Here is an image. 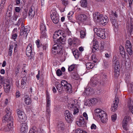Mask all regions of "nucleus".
<instances>
[{
    "label": "nucleus",
    "instance_id": "nucleus-1",
    "mask_svg": "<svg viewBox=\"0 0 133 133\" xmlns=\"http://www.w3.org/2000/svg\"><path fill=\"white\" fill-rule=\"evenodd\" d=\"M93 17L95 22L99 23L103 25H106L109 21L107 16L103 17L102 14L98 12L93 14Z\"/></svg>",
    "mask_w": 133,
    "mask_h": 133
},
{
    "label": "nucleus",
    "instance_id": "nucleus-2",
    "mask_svg": "<svg viewBox=\"0 0 133 133\" xmlns=\"http://www.w3.org/2000/svg\"><path fill=\"white\" fill-rule=\"evenodd\" d=\"M10 109L9 108H7L5 110L6 114L5 115L4 118L5 121L8 122L7 127L8 129L7 130L9 131L11 130V129L13 127V117L11 115V113L10 111H9Z\"/></svg>",
    "mask_w": 133,
    "mask_h": 133
},
{
    "label": "nucleus",
    "instance_id": "nucleus-3",
    "mask_svg": "<svg viewBox=\"0 0 133 133\" xmlns=\"http://www.w3.org/2000/svg\"><path fill=\"white\" fill-rule=\"evenodd\" d=\"M61 84L63 89L68 92L70 93L72 92V86L71 84L68 83L65 80H62L61 82Z\"/></svg>",
    "mask_w": 133,
    "mask_h": 133
},
{
    "label": "nucleus",
    "instance_id": "nucleus-4",
    "mask_svg": "<svg viewBox=\"0 0 133 133\" xmlns=\"http://www.w3.org/2000/svg\"><path fill=\"white\" fill-rule=\"evenodd\" d=\"M94 31L97 36L102 38H105L104 29L102 28H95L94 29Z\"/></svg>",
    "mask_w": 133,
    "mask_h": 133
},
{
    "label": "nucleus",
    "instance_id": "nucleus-5",
    "mask_svg": "<svg viewBox=\"0 0 133 133\" xmlns=\"http://www.w3.org/2000/svg\"><path fill=\"white\" fill-rule=\"evenodd\" d=\"M11 82L8 79H5L4 81V90L6 92H9L10 90Z\"/></svg>",
    "mask_w": 133,
    "mask_h": 133
},
{
    "label": "nucleus",
    "instance_id": "nucleus-6",
    "mask_svg": "<svg viewBox=\"0 0 133 133\" xmlns=\"http://www.w3.org/2000/svg\"><path fill=\"white\" fill-rule=\"evenodd\" d=\"M30 28L29 26H26L23 27H22L20 31V35L23 37H26L28 33L30 30Z\"/></svg>",
    "mask_w": 133,
    "mask_h": 133
},
{
    "label": "nucleus",
    "instance_id": "nucleus-7",
    "mask_svg": "<svg viewBox=\"0 0 133 133\" xmlns=\"http://www.w3.org/2000/svg\"><path fill=\"white\" fill-rule=\"evenodd\" d=\"M46 114L47 117H49L50 115V96L48 95L46 96Z\"/></svg>",
    "mask_w": 133,
    "mask_h": 133
},
{
    "label": "nucleus",
    "instance_id": "nucleus-8",
    "mask_svg": "<svg viewBox=\"0 0 133 133\" xmlns=\"http://www.w3.org/2000/svg\"><path fill=\"white\" fill-rule=\"evenodd\" d=\"M65 36V34H64L63 31L61 30H59L55 32L53 36V38L54 39V41L55 42H57L59 38V37L60 36Z\"/></svg>",
    "mask_w": 133,
    "mask_h": 133
},
{
    "label": "nucleus",
    "instance_id": "nucleus-9",
    "mask_svg": "<svg viewBox=\"0 0 133 133\" xmlns=\"http://www.w3.org/2000/svg\"><path fill=\"white\" fill-rule=\"evenodd\" d=\"M64 115L65 119L67 122L70 123L73 121L72 115L69 111L66 110L65 111Z\"/></svg>",
    "mask_w": 133,
    "mask_h": 133
},
{
    "label": "nucleus",
    "instance_id": "nucleus-10",
    "mask_svg": "<svg viewBox=\"0 0 133 133\" xmlns=\"http://www.w3.org/2000/svg\"><path fill=\"white\" fill-rule=\"evenodd\" d=\"M131 119L129 116H125L124 117L122 123V127L123 129L127 130H128V123Z\"/></svg>",
    "mask_w": 133,
    "mask_h": 133
},
{
    "label": "nucleus",
    "instance_id": "nucleus-11",
    "mask_svg": "<svg viewBox=\"0 0 133 133\" xmlns=\"http://www.w3.org/2000/svg\"><path fill=\"white\" fill-rule=\"evenodd\" d=\"M76 123L79 127H84L86 126V123L85 122L83 117L81 116L79 121L76 122Z\"/></svg>",
    "mask_w": 133,
    "mask_h": 133
},
{
    "label": "nucleus",
    "instance_id": "nucleus-12",
    "mask_svg": "<svg viewBox=\"0 0 133 133\" xmlns=\"http://www.w3.org/2000/svg\"><path fill=\"white\" fill-rule=\"evenodd\" d=\"M113 66L114 68V70H119V61L117 59L116 57L114 58L113 59Z\"/></svg>",
    "mask_w": 133,
    "mask_h": 133
},
{
    "label": "nucleus",
    "instance_id": "nucleus-13",
    "mask_svg": "<svg viewBox=\"0 0 133 133\" xmlns=\"http://www.w3.org/2000/svg\"><path fill=\"white\" fill-rule=\"evenodd\" d=\"M51 17L53 22L55 24H57L59 22V17L56 13H53L51 15Z\"/></svg>",
    "mask_w": 133,
    "mask_h": 133
},
{
    "label": "nucleus",
    "instance_id": "nucleus-14",
    "mask_svg": "<svg viewBox=\"0 0 133 133\" xmlns=\"http://www.w3.org/2000/svg\"><path fill=\"white\" fill-rule=\"evenodd\" d=\"M35 9L33 6H32L30 8L28 13V17L29 19H32L35 15Z\"/></svg>",
    "mask_w": 133,
    "mask_h": 133
},
{
    "label": "nucleus",
    "instance_id": "nucleus-15",
    "mask_svg": "<svg viewBox=\"0 0 133 133\" xmlns=\"http://www.w3.org/2000/svg\"><path fill=\"white\" fill-rule=\"evenodd\" d=\"M97 102V100L96 98H94L88 99L86 102L87 105L88 106L93 105Z\"/></svg>",
    "mask_w": 133,
    "mask_h": 133
},
{
    "label": "nucleus",
    "instance_id": "nucleus-16",
    "mask_svg": "<svg viewBox=\"0 0 133 133\" xmlns=\"http://www.w3.org/2000/svg\"><path fill=\"white\" fill-rule=\"evenodd\" d=\"M21 133H26L28 130V126L25 123H22L21 125Z\"/></svg>",
    "mask_w": 133,
    "mask_h": 133
},
{
    "label": "nucleus",
    "instance_id": "nucleus-17",
    "mask_svg": "<svg viewBox=\"0 0 133 133\" xmlns=\"http://www.w3.org/2000/svg\"><path fill=\"white\" fill-rule=\"evenodd\" d=\"M32 52V45L31 44H29L26 48V54L28 56H30L31 55Z\"/></svg>",
    "mask_w": 133,
    "mask_h": 133
},
{
    "label": "nucleus",
    "instance_id": "nucleus-18",
    "mask_svg": "<svg viewBox=\"0 0 133 133\" xmlns=\"http://www.w3.org/2000/svg\"><path fill=\"white\" fill-rule=\"evenodd\" d=\"M127 106L129 110L131 111L133 114V100L129 98L128 101Z\"/></svg>",
    "mask_w": 133,
    "mask_h": 133
},
{
    "label": "nucleus",
    "instance_id": "nucleus-19",
    "mask_svg": "<svg viewBox=\"0 0 133 133\" xmlns=\"http://www.w3.org/2000/svg\"><path fill=\"white\" fill-rule=\"evenodd\" d=\"M110 19L112 25L114 26V30H117L119 25L116 18H110Z\"/></svg>",
    "mask_w": 133,
    "mask_h": 133
},
{
    "label": "nucleus",
    "instance_id": "nucleus-20",
    "mask_svg": "<svg viewBox=\"0 0 133 133\" xmlns=\"http://www.w3.org/2000/svg\"><path fill=\"white\" fill-rule=\"evenodd\" d=\"M77 19L80 21L84 22L86 21L87 17L85 15L81 14L77 17Z\"/></svg>",
    "mask_w": 133,
    "mask_h": 133
},
{
    "label": "nucleus",
    "instance_id": "nucleus-21",
    "mask_svg": "<svg viewBox=\"0 0 133 133\" xmlns=\"http://www.w3.org/2000/svg\"><path fill=\"white\" fill-rule=\"evenodd\" d=\"M60 36L59 37L58 41L56 43H57L56 44H63L64 43L65 41V38L64 37H66V36L65 35V36Z\"/></svg>",
    "mask_w": 133,
    "mask_h": 133
},
{
    "label": "nucleus",
    "instance_id": "nucleus-22",
    "mask_svg": "<svg viewBox=\"0 0 133 133\" xmlns=\"http://www.w3.org/2000/svg\"><path fill=\"white\" fill-rule=\"evenodd\" d=\"M56 49L58 52V54L60 55H62L63 53V49L62 45L61 44H56Z\"/></svg>",
    "mask_w": 133,
    "mask_h": 133
},
{
    "label": "nucleus",
    "instance_id": "nucleus-23",
    "mask_svg": "<svg viewBox=\"0 0 133 133\" xmlns=\"http://www.w3.org/2000/svg\"><path fill=\"white\" fill-rule=\"evenodd\" d=\"M93 92V90L92 88L88 87L85 89L83 94L85 95H89L92 94Z\"/></svg>",
    "mask_w": 133,
    "mask_h": 133
},
{
    "label": "nucleus",
    "instance_id": "nucleus-24",
    "mask_svg": "<svg viewBox=\"0 0 133 133\" xmlns=\"http://www.w3.org/2000/svg\"><path fill=\"white\" fill-rule=\"evenodd\" d=\"M98 83L97 79L95 77L92 78L90 80L89 84L92 86L95 87Z\"/></svg>",
    "mask_w": 133,
    "mask_h": 133
},
{
    "label": "nucleus",
    "instance_id": "nucleus-25",
    "mask_svg": "<svg viewBox=\"0 0 133 133\" xmlns=\"http://www.w3.org/2000/svg\"><path fill=\"white\" fill-rule=\"evenodd\" d=\"M65 127V124L63 122H60L57 125V128L59 131L64 130Z\"/></svg>",
    "mask_w": 133,
    "mask_h": 133
},
{
    "label": "nucleus",
    "instance_id": "nucleus-26",
    "mask_svg": "<svg viewBox=\"0 0 133 133\" xmlns=\"http://www.w3.org/2000/svg\"><path fill=\"white\" fill-rule=\"evenodd\" d=\"M128 32L131 33L133 31V23L130 22L129 23L127 24Z\"/></svg>",
    "mask_w": 133,
    "mask_h": 133
},
{
    "label": "nucleus",
    "instance_id": "nucleus-27",
    "mask_svg": "<svg viewBox=\"0 0 133 133\" xmlns=\"http://www.w3.org/2000/svg\"><path fill=\"white\" fill-rule=\"evenodd\" d=\"M21 115H19L18 118L20 122H23L25 121L26 119V117L24 113H22Z\"/></svg>",
    "mask_w": 133,
    "mask_h": 133
},
{
    "label": "nucleus",
    "instance_id": "nucleus-28",
    "mask_svg": "<svg viewBox=\"0 0 133 133\" xmlns=\"http://www.w3.org/2000/svg\"><path fill=\"white\" fill-rule=\"evenodd\" d=\"M27 79V78L26 77H24L23 78L21 81V86L22 88L24 89L25 88Z\"/></svg>",
    "mask_w": 133,
    "mask_h": 133
},
{
    "label": "nucleus",
    "instance_id": "nucleus-29",
    "mask_svg": "<svg viewBox=\"0 0 133 133\" xmlns=\"http://www.w3.org/2000/svg\"><path fill=\"white\" fill-rule=\"evenodd\" d=\"M118 16L117 13L116 11L114 12L112 10L110 11V18H116Z\"/></svg>",
    "mask_w": 133,
    "mask_h": 133
},
{
    "label": "nucleus",
    "instance_id": "nucleus-30",
    "mask_svg": "<svg viewBox=\"0 0 133 133\" xmlns=\"http://www.w3.org/2000/svg\"><path fill=\"white\" fill-rule=\"evenodd\" d=\"M80 37L83 39L84 38L86 35V31L85 30H81L79 31Z\"/></svg>",
    "mask_w": 133,
    "mask_h": 133
},
{
    "label": "nucleus",
    "instance_id": "nucleus-31",
    "mask_svg": "<svg viewBox=\"0 0 133 133\" xmlns=\"http://www.w3.org/2000/svg\"><path fill=\"white\" fill-rule=\"evenodd\" d=\"M56 87L57 90L59 92H61L63 90V88L61 84L59 83H57L56 84Z\"/></svg>",
    "mask_w": 133,
    "mask_h": 133
},
{
    "label": "nucleus",
    "instance_id": "nucleus-32",
    "mask_svg": "<svg viewBox=\"0 0 133 133\" xmlns=\"http://www.w3.org/2000/svg\"><path fill=\"white\" fill-rule=\"evenodd\" d=\"M80 3L81 6L82 7L85 8L87 6V0H81Z\"/></svg>",
    "mask_w": 133,
    "mask_h": 133
},
{
    "label": "nucleus",
    "instance_id": "nucleus-33",
    "mask_svg": "<svg viewBox=\"0 0 133 133\" xmlns=\"http://www.w3.org/2000/svg\"><path fill=\"white\" fill-rule=\"evenodd\" d=\"M94 63L90 62L87 63L86 64L87 68L88 70L92 69L94 67Z\"/></svg>",
    "mask_w": 133,
    "mask_h": 133
},
{
    "label": "nucleus",
    "instance_id": "nucleus-34",
    "mask_svg": "<svg viewBox=\"0 0 133 133\" xmlns=\"http://www.w3.org/2000/svg\"><path fill=\"white\" fill-rule=\"evenodd\" d=\"M24 102L26 104L29 105L31 103V99L29 96H26L25 97Z\"/></svg>",
    "mask_w": 133,
    "mask_h": 133
},
{
    "label": "nucleus",
    "instance_id": "nucleus-35",
    "mask_svg": "<svg viewBox=\"0 0 133 133\" xmlns=\"http://www.w3.org/2000/svg\"><path fill=\"white\" fill-rule=\"evenodd\" d=\"M72 52L75 58H77L79 57V54L78 50L73 49L72 50Z\"/></svg>",
    "mask_w": 133,
    "mask_h": 133
},
{
    "label": "nucleus",
    "instance_id": "nucleus-36",
    "mask_svg": "<svg viewBox=\"0 0 133 133\" xmlns=\"http://www.w3.org/2000/svg\"><path fill=\"white\" fill-rule=\"evenodd\" d=\"M128 90L129 92H131L133 91V85L131 83H129L128 84Z\"/></svg>",
    "mask_w": 133,
    "mask_h": 133
},
{
    "label": "nucleus",
    "instance_id": "nucleus-37",
    "mask_svg": "<svg viewBox=\"0 0 133 133\" xmlns=\"http://www.w3.org/2000/svg\"><path fill=\"white\" fill-rule=\"evenodd\" d=\"M13 47V45H10L9 46L8 54L10 56H11L12 55Z\"/></svg>",
    "mask_w": 133,
    "mask_h": 133
},
{
    "label": "nucleus",
    "instance_id": "nucleus-38",
    "mask_svg": "<svg viewBox=\"0 0 133 133\" xmlns=\"http://www.w3.org/2000/svg\"><path fill=\"white\" fill-rule=\"evenodd\" d=\"M119 49L120 54L122 56L123 55H124L125 54V51L123 46H120L119 47Z\"/></svg>",
    "mask_w": 133,
    "mask_h": 133
},
{
    "label": "nucleus",
    "instance_id": "nucleus-39",
    "mask_svg": "<svg viewBox=\"0 0 133 133\" xmlns=\"http://www.w3.org/2000/svg\"><path fill=\"white\" fill-rule=\"evenodd\" d=\"M54 47L52 49V54H53L54 55H56L58 54V52L57 51V49H56V44L54 45Z\"/></svg>",
    "mask_w": 133,
    "mask_h": 133
},
{
    "label": "nucleus",
    "instance_id": "nucleus-40",
    "mask_svg": "<svg viewBox=\"0 0 133 133\" xmlns=\"http://www.w3.org/2000/svg\"><path fill=\"white\" fill-rule=\"evenodd\" d=\"M97 43V42L95 41V43H94V44L93 46V49L92 50V51H93L94 49L95 50H97L98 49L99 46L98 45ZM95 51H94V52Z\"/></svg>",
    "mask_w": 133,
    "mask_h": 133
},
{
    "label": "nucleus",
    "instance_id": "nucleus-41",
    "mask_svg": "<svg viewBox=\"0 0 133 133\" xmlns=\"http://www.w3.org/2000/svg\"><path fill=\"white\" fill-rule=\"evenodd\" d=\"M62 1V4L65 7L68 5L69 4V2L68 0H61Z\"/></svg>",
    "mask_w": 133,
    "mask_h": 133
},
{
    "label": "nucleus",
    "instance_id": "nucleus-42",
    "mask_svg": "<svg viewBox=\"0 0 133 133\" xmlns=\"http://www.w3.org/2000/svg\"><path fill=\"white\" fill-rule=\"evenodd\" d=\"M131 45L130 41L127 40L126 43V49L131 48Z\"/></svg>",
    "mask_w": 133,
    "mask_h": 133
},
{
    "label": "nucleus",
    "instance_id": "nucleus-43",
    "mask_svg": "<svg viewBox=\"0 0 133 133\" xmlns=\"http://www.w3.org/2000/svg\"><path fill=\"white\" fill-rule=\"evenodd\" d=\"M117 104L116 103L115 104H114L111 107V111L113 112L116 111L117 109Z\"/></svg>",
    "mask_w": 133,
    "mask_h": 133
},
{
    "label": "nucleus",
    "instance_id": "nucleus-44",
    "mask_svg": "<svg viewBox=\"0 0 133 133\" xmlns=\"http://www.w3.org/2000/svg\"><path fill=\"white\" fill-rule=\"evenodd\" d=\"M103 111L99 109H97L95 110L96 114L97 116H99V115L101 113L102 111Z\"/></svg>",
    "mask_w": 133,
    "mask_h": 133
},
{
    "label": "nucleus",
    "instance_id": "nucleus-45",
    "mask_svg": "<svg viewBox=\"0 0 133 133\" xmlns=\"http://www.w3.org/2000/svg\"><path fill=\"white\" fill-rule=\"evenodd\" d=\"M101 119V121L103 123L106 122L107 120V116H100L99 117Z\"/></svg>",
    "mask_w": 133,
    "mask_h": 133
},
{
    "label": "nucleus",
    "instance_id": "nucleus-46",
    "mask_svg": "<svg viewBox=\"0 0 133 133\" xmlns=\"http://www.w3.org/2000/svg\"><path fill=\"white\" fill-rule=\"evenodd\" d=\"M75 133H87L85 131L79 128L75 130Z\"/></svg>",
    "mask_w": 133,
    "mask_h": 133
},
{
    "label": "nucleus",
    "instance_id": "nucleus-47",
    "mask_svg": "<svg viewBox=\"0 0 133 133\" xmlns=\"http://www.w3.org/2000/svg\"><path fill=\"white\" fill-rule=\"evenodd\" d=\"M40 29L41 31H46V29L45 26L43 23H42L41 24Z\"/></svg>",
    "mask_w": 133,
    "mask_h": 133
},
{
    "label": "nucleus",
    "instance_id": "nucleus-48",
    "mask_svg": "<svg viewBox=\"0 0 133 133\" xmlns=\"http://www.w3.org/2000/svg\"><path fill=\"white\" fill-rule=\"evenodd\" d=\"M72 110H73V114L74 115L78 113L79 111L78 108L76 106H74Z\"/></svg>",
    "mask_w": 133,
    "mask_h": 133
},
{
    "label": "nucleus",
    "instance_id": "nucleus-49",
    "mask_svg": "<svg viewBox=\"0 0 133 133\" xmlns=\"http://www.w3.org/2000/svg\"><path fill=\"white\" fill-rule=\"evenodd\" d=\"M45 31H41V38H46L47 37V36L46 33Z\"/></svg>",
    "mask_w": 133,
    "mask_h": 133
},
{
    "label": "nucleus",
    "instance_id": "nucleus-50",
    "mask_svg": "<svg viewBox=\"0 0 133 133\" xmlns=\"http://www.w3.org/2000/svg\"><path fill=\"white\" fill-rule=\"evenodd\" d=\"M92 59L93 62L95 63H96L97 62V59L96 57V56L95 54H93L92 56Z\"/></svg>",
    "mask_w": 133,
    "mask_h": 133
},
{
    "label": "nucleus",
    "instance_id": "nucleus-51",
    "mask_svg": "<svg viewBox=\"0 0 133 133\" xmlns=\"http://www.w3.org/2000/svg\"><path fill=\"white\" fill-rule=\"evenodd\" d=\"M68 108L70 109H73L74 106H76L73 103L69 104L68 105Z\"/></svg>",
    "mask_w": 133,
    "mask_h": 133
},
{
    "label": "nucleus",
    "instance_id": "nucleus-52",
    "mask_svg": "<svg viewBox=\"0 0 133 133\" xmlns=\"http://www.w3.org/2000/svg\"><path fill=\"white\" fill-rule=\"evenodd\" d=\"M18 15L17 13H15L13 16V19L15 21H16L18 17Z\"/></svg>",
    "mask_w": 133,
    "mask_h": 133
},
{
    "label": "nucleus",
    "instance_id": "nucleus-53",
    "mask_svg": "<svg viewBox=\"0 0 133 133\" xmlns=\"http://www.w3.org/2000/svg\"><path fill=\"white\" fill-rule=\"evenodd\" d=\"M119 70H114V75L116 77H118L119 75Z\"/></svg>",
    "mask_w": 133,
    "mask_h": 133
},
{
    "label": "nucleus",
    "instance_id": "nucleus-54",
    "mask_svg": "<svg viewBox=\"0 0 133 133\" xmlns=\"http://www.w3.org/2000/svg\"><path fill=\"white\" fill-rule=\"evenodd\" d=\"M12 11L9 10H7L6 15V16L9 17H11V16Z\"/></svg>",
    "mask_w": 133,
    "mask_h": 133
},
{
    "label": "nucleus",
    "instance_id": "nucleus-55",
    "mask_svg": "<svg viewBox=\"0 0 133 133\" xmlns=\"http://www.w3.org/2000/svg\"><path fill=\"white\" fill-rule=\"evenodd\" d=\"M75 65H71L68 68V70L69 71H71L73 70L75 68Z\"/></svg>",
    "mask_w": 133,
    "mask_h": 133
},
{
    "label": "nucleus",
    "instance_id": "nucleus-56",
    "mask_svg": "<svg viewBox=\"0 0 133 133\" xmlns=\"http://www.w3.org/2000/svg\"><path fill=\"white\" fill-rule=\"evenodd\" d=\"M56 73L57 76H61L62 74V72L59 69H58L57 70Z\"/></svg>",
    "mask_w": 133,
    "mask_h": 133
},
{
    "label": "nucleus",
    "instance_id": "nucleus-57",
    "mask_svg": "<svg viewBox=\"0 0 133 133\" xmlns=\"http://www.w3.org/2000/svg\"><path fill=\"white\" fill-rule=\"evenodd\" d=\"M17 37V34L16 33H14L12 35V39L14 40V41H15Z\"/></svg>",
    "mask_w": 133,
    "mask_h": 133
},
{
    "label": "nucleus",
    "instance_id": "nucleus-58",
    "mask_svg": "<svg viewBox=\"0 0 133 133\" xmlns=\"http://www.w3.org/2000/svg\"><path fill=\"white\" fill-rule=\"evenodd\" d=\"M27 13L26 11H24L23 12V14L22 15V18L24 19L27 16Z\"/></svg>",
    "mask_w": 133,
    "mask_h": 133
},
{
    "label": "nucleus",
    "instance_id": "nucleus-59",
    "mask_svg": "<svg viewBox=\"0 0 133 133\" xmlns=\"http://www.w3.org/2000/svg\"><path fill=\"white\" fill-rule=\"evenodd\" d=\"M79 40L77 39H74L73 40V43L75 46L77 45L78 44Z\"/></svg>",
    "mask_w": 133,
    "mask_h": 133
},
{
    "label": "nucleus",
    "instance_id": "nucleus-60",
    "mask_svg": "<svg viewBox=\"0 0 133 133\" xmlns=\"http://www.w3.org/2000/svg\"><path fill=\"white\" fill-rule=\"evenodd\" d=\"M111 119L113 122L115 121L116 119L117 116L115 114L111 116Z\"/></svg>",
    "mask_w": 133,
    "mask_h": 133
},
{
    "label": "nucleus",
    "instance_id": "nucleus-61",
    "mask_svg": "<svg viewBox=\"0 0 133 133\" xmlns=\"http://www.w3.org/2000/svg\"><path fill=\"white\" fill-rule=\"evenodd\" d=\"M23 20V18H19L18 21L17 22V23L16 24V25L19 26L21 22Z\"/></svg>",
    "mask_w": 133,
    "mask_h": 133
},
{
    "label": "nucleus",
    "instance_id": "nucleus-62",
    "mask_svg": "<svg viewBox=\"0 0 133 133\" xmlns=\"http://www.w3.org/2000/svg\"><path fill=\"white\" fill-rule=\"evenodd\" d=\"M130 80V77L129 76H127V75L125 77V81L128 84L129 83Z\"/></svg>",
    "mask_w": 133,
    "mask_h": 133
},
{
    "label": "nucleus",
    "instance_id": "nucleus-63",
    "mask_svg": "<svg viewBox=\"0 0 133 133\" xmlns=\"http://www.w3.org/2000/svg\"><path fill=\"white\" fill-rule=\"evenodd\" d=\"M126 49L128 53L130 55H131L132 54V51L131 50V48H129Z\"/></svg>",
    "mask_w": 133,
    "mask_h": 133
},
{
    "label": "nucleus",
    "instance_id": "nucleus-64",
    "mask_svg": "<svg viewBox=\"0 0 133 133\" xmlns=\"http://www.w3.org/2000/svg\"><path fill=\"white\" fill-rule=\"evenodd\" d=\"M99 117H100V116H107V115L105 112L103 111H102L101 113L99 115Z\"/></svg>",
    "mask_w": 133,
    "mask_h": 133
}]
</instances>
